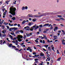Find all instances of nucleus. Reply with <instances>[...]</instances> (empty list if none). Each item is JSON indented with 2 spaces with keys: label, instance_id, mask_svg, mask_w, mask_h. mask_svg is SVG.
<instances>
[{
  "label": "nucleus",
  "instance_id": "nucleus-1",
  "mask_svg": "<svg viewBox=\"0 0 65 65\" xmlns=\"http://www.w3.org/2000/svg\"><path fill=\"white\" fill-rule=\"evenodd\" d=\"M16 8H12L10 7V11L11 12H13V13H11V14L13 15V16L15 15V11L16 10Z\"/></svg>",
  "mask_w": 65,
  "mask_h": 65
},
{
  "label": "nucleus",
  "instance_id": "nucleus-2",
  "mask_svg": "<svg viewBox=\"0 0 65 65\" xmlns=\"http://www.w3.org/2000/svg\"><path fill=\"white\" fill-rule=\"evenodd\" d=\"M9 45L8 46H9L10 47H12V48H14V49H15V51H18L19 50V49L17 48V47H15V46H13V45H12V44H9V43H8V45Z\"/></svg>",
  "mask_w": 65,
  "mask_h": 65
},
{
  "label": "nucleus",
  "instance_id": "nucleus-3",
  "mask_svg": "<svg viewBox=\"0 0 65 65\" xmlns=\"http://www.w3.org/2000/svg\"><path fill=\"white\" fill-rule=\"evenodd\" d=\"M48 25H49V24L48 23L45 24L43 25V27H48Z\"/></svg>",
  "mask_w": 65,
  "mask_h": 65
},
{
  "label": "nucleus",
  "instance_id": "nucleus-4",
  "mask_svg": "<svg viewBox=\"0 0 65 65\" xmlns=\"http://www.w3.org/2000/svg\"><path fill=\"white\" fill-rule=\"evenodd\" d=\"M33 16L34 17H35V18H38L39 17H41L40 15V16H38L37 15H33Z\"/></svg>",
  "mask_w": 65,
  "mask_h": 65
},
{
  "label": "nucleus",
  "instance_id": "nucleus-5",
  "mask_svg": "<svg viewBox=\"0 0 65 65\" xmlns=\"http://www.w3.org/2000/svg\"><path fill=\"white\" fill-rule=\"evenodd\" d=\"M16 38L17 39H18V40L19 41V42H21L22 41V40L19 38V37L18 38L17 37H16Z\"/></svg>",
  "mask_w": 65,
  "mask_h": 65
},
{
  "label": "nucleus",
  "instance_id": "nucleus-6",
  "mask_svg": "<svg viewBox=\"0 0 65 65\" xmlns=\"http://www.w3.org/2000/svg\"><path fill=\"white\" fill-rule=\"evenodd\" d=\"M58 29H59L58 27H55V28H54V31H55H55H56V30H58Z\"/></svg>",
  "mask_w": 65,
  "mask_h": 65
},
{
  "label": "nucleus",
  "instance_id": "nucleus-7",
  "mask_svg": "<svg viewBox=\"0 0 65 65\" xmlns=\"http://www.w3.org/2000/svg\"><path fill=\"white\" fill-rule=\"evenodd\" d=\"M34 29V28H31L30 29H29V28H27L26 29V30H27V31H29V30H30V31H32L33 30V29Z\"/></svg>",
  "mask_w": 65,
  "mask_h": 65
},
{
  "label": "nucleus",
  "instance_id": "nucleus-8",
  "mask_svg": "<svg viewBox=\"0 0 65 65\" xmlns=\"http://www.w3.org/2000/svg\"><path fill=\"white\" fill-rule=\"evenodd\" d=\"M47 14V13H44V14H43L42 15H40L41 16V17H42V16H45V15H47V14Z\"/></svg>",
  "mask_w": 65,
  "mask_h": 65
},
{
  "label": "nucleus",
  "instance_id": "nucleus-9",
  "mask_svg": "<svg viewBox=\"0 0 65 65\" xmlns=\"http://www.w3.org/2000/svg\"><path fill=\"white\" fill-rule=\"evenodd\" d=\"M6 30L5 29L4 30H3V31H2V32L3 34H4H4H5V33H6Z\"/></svg>",
  "mask_w": 65,
  "mask_h": 65
},
{
  "label": "nucleus",
  "instance_id": "nucleus-10",
  "mask_svg": "<svg viewBox=\"0 0 65 65\" xmlns=\"http://www.w3.org/2000/svg\"><path fill=\"white\" fill-rule=\"evenodd\" d=\"M18 37L19 38H22L23 37L21 35H18Z\"/></svg>",
  "mask_w": 65,
  "mask_h": 65
},
{
  "label": "nucleus",
  "instance_id": "nucleus-11",
  "mask_svg": "<svg viewBox=\"0 0 65 65\" xmlns=\"http://www.w3.org/2000/svg\"><path fill=\"white\" fill-rule=\"evenodd\" d=\"M51 47L52 48V50H53V51H55V50H54V47L53 46V45H52V46H51Z\"/></svg>",
  "mask_w": 65,
  "mask_h": 65
},
{
  "label": "nucleus",
  "instance_id": "nucleus-12",
  "mask_svg": "<svg viewBox=\"0 0 65 65\" xmlns=\"http://www.w3.org/2000/svg\"><path fill=\"white\" fill-rule=\"evenodd\" d=\"M40 55L41 56H44V54H43L42 53H41Z\"/></svg>",
  "mask_w": 65,
  "mask_h": 65
},
{
  "label": "nucleus",
  "instance_id": "nucleus-13",
  "mask_svg": "<svg viewBox=\"0 0 65 65\" xmlns=\"http://www.w3.org/2000/svg\"><path fill=\"white\" fill-rule=\"evenodd\" d=\"M26 21L25 20L23 21V22H22V24L23 25H24V24L25 23H26Z\"/></svg>",
  "mask_w": 65,
  "mask_h": 65
},
{
  "label": "nucleus",
  "instance_id": "nucleus-14",
  "mask_svg": "<svg viewBox=\"0 0 65 65\" xmlns=\"http://www.w3.org/2000/svg\"><path fill=\"white\" fill-rule=\"evenodd\" d=\"M61 58L59 57L57 59V61H60L61 60Z\"/></svg>",
  "mask_w": 65,
  "mask_h": 65
},
{
  "label": "nucleus",
  "instance_id": "nucleus-15",
  "mask_svg": "<svg viewBox=\"0 0 65 65\" xmlns=\"http://www.w3.org/2000/svg\"><path fill=\"white\" fill-rule=\"evenodd\" d=\"M10 0H9V1H7L6 2H5L6 3H7V4H8V2H9L10 1Z\"/></svg>",
  "mask_w": 65,
  "mask_h": 65
},
{
  "label": "nucleus",
  "instance_id": "nucleus-16",
  "mask_svg": "<svg viewBox=\"0 0 65 65\" xmlns=\"http://www.w3.org/2000/svg\"><path fill=\"white\" fill-rule=\"evenodd\" d=\"M61 31L63 32V35H65V32L63 30H62Z\"/></svg>",
  "mask_w": 65,
  "mask_h": 65
},
{
  "label": "nucleus",
  "instance_id": "nucleus-17",
  "mask_svg": "<svg viewBox=\"0 0 65 65\" xmlns=\"http://www.w3.org/2000/svg\"><path fill=\"white\" fill-rule=\"evenodd\" d=\"M11 19L12 20H13V21H14V20H15V17H13L12 18H11Z\"/></svg>",
  "mask_w": 65,
  "mask_h": 65
},
{
  "label": "nucleus",
  "instance_id": "nucleus-18",
  "mask_svg": "<svg viewBox=\"0 0 65 65\" xmlns=\"http://www.w3.org/2000/svg\"><path fill=\"white\" fill-rule=\"evenodd\" d=\"M19 32H20V30H18V31H16L15 32V34H18V33H19Z\"/></svg>",
  "mask_w": 65,
  "mask_h": 65
},
{
  "label": "nucleus",
  "instance_id": "nucleus-19",
  "mask_svg": "<svg viewBox=\"0 0 65 65\" xmlns=\"http://www.w3.org/2000/svg\"><path fill=\"white\" fill-rule=\"evenodd\" d=\"M19 32L21 33H24V31L22 30H20Z\"/></svg>",
  "mask_w": 65,
  "mask_h": 65
},
{
  "label": "nucleus",
  "instance_id": "nucleus-20",
  "mask_svg": "<svg viewBox=\"0 0 65 65\" xmlns=\"http://www.w3.org/2000/svg\"><path fill=\"white\" fill-rule=\"evenodd\" d=\"M4 25H7L8 24V23H7L5 22L4 23Z\"/></svg>",
  "mask_w": 65,
  "mask_h": 65
},
{
  "label": "nucleus",
  "instance_id": "nucleus-21",
  "mask_svg": "<svg viewBox=\"0 0 65 65\" xmlns=\"http://www.w3.org/2000/svg\"><path fill=\"white\" fill-rule=\"evenodd\" d=\"M26 36L27 37H29V36H30V34H26Z\"/></svg>",
  "mask_w": 65,
  "mask_h": 65
},
{
  "label": "nucleus",
  "instance_id": "nucleus-22",
  "mask_svg": "<svg viewBox=\"0 0 65 65\" xmlns=\"http://www.w3.org/2000/svg\"><path fill=\"white\" fill-rule=\"evenodd\" d=\"M41 28H39V32H41Z\"/></svg>",
  "mask_w": 65,
  "mask_h": 65
},
{
  "label": "nucleus",
  "instance_id": "nucleus-23",
  "mask_svg": "<svg viewBox=\"0 0 65 65\" xmlns=\"http://www.w3.org/2000/svg\"><path fill=\"white\" fill-rule=\"evenodd\" d=\"M36 25L35 24V25L33 26V27H31V28H33H33H36Z\"/></svg>",
  "mask_w": 65,
  "mask_h": 65
},
{
  "label": "nucleus",
  "instance_id": "nucleus-24",
  "mask_svg": "<svg viewBox=\"0 0 65 65\" xmlns=\"http://www.w3.org/2000/svg\"><path fill=\"white\" fill-rule=\"evenodd\" d=\"M62 42L63 44V45H65V42H64L63 41H62Z\"/></svg>",
  "mask_w": 65,
  "mask_h": 65
},
{
  "label": "nucleus",
  "instance_id": "nucleus-25",
  "mask_svg": "<svg viewBox=\"0 0 65 65\" xmlns=\"http://www.w3.org/2000/svg\"><path fill=\"white\" fill-rule=\"evenodd\" d=\"M43 26L42 24H41L39 25V27H40V28H41L43 27V26Z\"/></svg>",
  "mask_w": 65,
  "mask_h": 65
},
{
  "label": "nucleus",
  "instance_id": "nucleus-26",
  "mask_svg": "<svg viewBox=\"0 0 65 65\" xmlns=\"http://www.w3.org/2000/svg\"><path fill=\"white\" fill-rule=\"evenodd\" d=\"M22 10H25V7H23L22 8Z\"/></svg>",
  "mask_w": 65,
  "mask_h": 65
},
{
  "label": "nucleus",
  "instance_id": "nucleus-27",
  "mask_svg": "<svg viewBox=\"0 0 65 65\" xmlns=\"http://www.w3.org/2000/svg\"><path fill=\"white\" fill-rule=\"evenodd\" d=\"M31 48V47H28V48H27V51H29V49Z\"/></svg>",
  "mask_w": 65,
  "mask_h": 65
},
{
  "label": "nucleus",
  "instance_id": "nucleus-28",
  "mask_svg": "<svg viewBox=\"0 0 65 65\" xmlns=\"http://www.w3.org/2000/svg\"><path fill=\"white\" fill-rule=\"evenodd\" d=\"M54 38H57V36H54Z\"/></svg>",
  "mask_w": 65,
  "mask_h": 65
},
{
  "label": "nucleus",
  "instance_id": "nucleus-29",
  "mask_svg": "<svg viewBox=\"0 0 65 65\" xmlns=\"http://www.w3.org/2000/svg\"><path fill=\"white\" fill-rule=\"evenodd\" d=\"M47 42H48L49 43H50V40L48 39H47Z\"/></svg>",
  "mask_w": 65,
  "mask_h": 65
},
{
  "label": "nucleus",
  "instance_id": "nucleus-30",
  "mask_svg": "<svg viewBox=\"0 0 65 65\" xmlns=\"http://www.w3.org/2000/svg\"><path fill=\"white\" fill-rule=\"evenodd\" d=\"M48 50H50V51H51V47H49L48 48Z\"/></svg>",
  "mask_w": 65,
  "mask_h": 65
},
{
  "label": "nucleus",
  "instance_id": "nucleus-31",
  "mask_svg": "<svg viewBox=\"0 0 65 65\" xmlns=\"http://www.w3.org/2000/svg\"><path fill=\"white\" fill-rule=\"evenodd\" d=\"M44 46H45V47L46 48V47H48V45H44Z\"/></svg>",
  "mask_w": 65,
  "mask_h": 65
},
{
  "label": "nucleus",
  "instance_id": "nucleus-32",
  "mask_svg": "<svg viewBox=\"0 0 65 65\" xmlns=\"http://www.w3.org/2000/svg\"><path fill=\"white\" fill-rule=\"evenodd\" d=\"M60 19H61L62 20H63V21H64L65 20V19L63 18H60Z\"/></svg>",
  "mask_w": 65,
  "mask_h": 65
},
{
  "label": "nucleus",
  "instance_id": "nucleus-33",
  "mask_svg": "<svg viewBox=\"0 0 65 65\" xmlns=\"http://www.w3.org/2000/svg\"><path fill=\"white\" fill-rule=\"evenodd\" d=\"M36 56H37V55H35L34 56H32V57H33V58H35V57H36Z\"/></svg>",
  "mask_w": 65,
  "mask_h": 65
},
{
  "label": "nucleus",
  "instance_id": "nucleus-34",
  "mask_svg": "<svg viewBox=\"0 0 65 65\" xmlns=\"http://www.w3.org/2000/svg\"><path fill=\"white\" fill-rule=\"evenodd\" d=\"M35 41L37 43H38V40H35Z\"/></svg>",
  "mask_w": 65,
  "mask_h": 65
},
{
  "label": "nucleus",
  "instance_id": "nucleus-35",
  "mask_svg": "<svg viewBox=\"0 0 65 65\" xmlns=\"http://www.w3.org/2000/svg\"><path fill=\"white\" fill-rule=\"evenodd\" d=\"M13 29H14L15 30H17V29H18V28L16 27H14L13 28Z\"/></svg>",
  "mask_w": 65,
  "mask_h": 65
},
{
  "label": "nucleus",
  "instance_id": "nucleus-36",
  "mask_svg": "<svg viewBox=\"0 0 65 65\" xmlns=\"http://www.w3.org/2000/svg\"><path fill=\"white\" fill-rule=\"evenodd\" d=\"M25 9H28V7L26 6L25 7Z\"/></svg>",
  "mask_w": 65,
  "mask_h": 65
},
{
  "label": "nucleus",
  "instance_id": "nucleus-37",
  "mask_svg": "<svg viewBox=\"0 0 65 65\" xmlns=\"http://www.w3.org/2000/svg\"><path fill=\"white\" fill-rule=\"evenodd\" d=\"M29 50L30 52H32V49H30Z\"/></svg>",
  "mask_w": 65,
  "mask_h": 65
},
{
  "label": "nucleus",
  "instance_id": "nucleus-38",
  "mask_svg": "<svg viewBox=\"0 0 65 65\" xmlns=\"http://www.w3.org/2000/svg\"><path fill=\"white\" fill-rule=\"evenodd\" d=\"M44 37H45L44 38L45 39H46V40L47 39V38L46 37V36H45Z\"/></svg>",
  "mask_w": 65,
  "mask_h": 65
},
{
  "label": "nucleus",
  "instance_id": "nucleus-39",
  "mask_svg": "<svg viewBox=\"0 0 65 65\" xmlns=\"http://www.w3.org/2000/svg\"><path fill=\"white\" fill-rule=\"evenodd\" d=\"M17 2V1H15V2H13L14 4H16L17 3H15V2Z\"/></svg>",
  "mask_w": 65,
  "mask_h": 65
},
{
  "label": "nucleus",
  "instance_id": "nucleus-40",
  "mask_svg": "<svg viewBox=\"0 0 65 65\" xmlns=\"http://www.w3.org/2000/svg\"><path fill=\"white\" fill-rule=\"evenodd\" d=\"M42 43L43 44H44V43H45V41H44V40H43V42Z\"/></svg>",
  "mask_w": 65,
  "mask_h": 65
},
{
  "label": "nucleus",
  "instance_id": "nucleus-41",
  "mask_svg": "<svg viewBox=\"0 0 65 65\" xmlns=\"http://www.w3.org/2000/svg\"><path fill=\"white\" fill-rule=\"evenodd\" d=\"M61 31L60 30H59L58 32V33H61Z\"/></svg>",
  "mask_w": 65,
  "mask_h": 65
},
{
  "label": "nucleus",
  "instance_id": "nucleus-42",
  "mask_svg": "<svg viewBox=\"0 0 65 65\" xmlns=\"http://www.w3.org/2000/svg\"><path fill=\"white\" fill-rule=\"evenodd\" d=\"M34 60H35V61H37L38 60V59L36 58V59H35Z\"/></svg>",
  "mask_w": 65,
  "mask_h": 65
},
{
  "label": "nucleus",
  "instance_id": "nucleus-43",
  "mask_svg": "<svg viewBox=\"0 0 65 65\" xmlns=\"http://www.w3.org/2000/svg\"><path fill=\"white\" fill-rule=\"evenodd\" d=\"M11 35H13L14 34V33L13 32V33L12 32H11Z\"/></svg>",
  "mask_w": 65,
  "mask_h": 65
},
{
  "label": "nucleus",
  "instance_id": "nucleus-44",
  "mask_svg": "<svg viewBox=\"0 0 65 65\" xmlns=\"http://www.w3.org/2000/svg\"><path fill=\"white\" fill-rule=\"evenodd\" d=\"M36 53V52L33 53L32 54H33V55H36V53Z\"/></svg>",
  "mask_w": 65,
  "mask_h": 65
},
{
  "label": "nucleus",
  "instance_id": "nucleus-45",
  "mask_svg": "<svg viewBox=\"0 0 65 65\" xmlns=\"http://www.w3.org/2000/svg\"><path fill=\"white\" fill-rule=\"evenodd\" d=\"M57 17H62V16L61 15H58Z\"/></svg>",
  "mask_w": 65,
  "mask_h": 65
},
{
  "label": "nucleus",
  "instance_id": "nucleus-46",
  "mask_svg": "<svg viewBox=\"0 0 65 65\" xmlns=\"http://www.w3.org/2000/svg\"><path fill=\"white\" fill-rule=\"evenodd\" d=\"M33 15H29V17H32V18H33Z\"/></svg>",
  "mask_w": 65,
  "mask_h": 65
},
{
  "label": "nucleus",
  "instance_id": "nucleus-47",
  "mask_svg": "<svg viewBox=\"0 0 65 65\" xmlns=\"http://www.w3.org/2000/svg\"><path fill=\"white\" fill-rule=\"evenodd\" d=\"M57 53L58 54H59V50H57Z\"/></svg>",
  "mask_w": 65,
  "mask_h": 65
},
{
  "label": "nucleus",
  "instance_id": "nucleus-48",
  "mask_svg": "<svg viewBox=\"0 0 65 65\" xmlns=\"http://www.w3.org/2000/svg\"><path fill=\"white\" fill-rule=\"evenodd\" d=\"M56 21H60V19H56Z\"/></svg>",
  "mask_w": 65,
  "mask_h": 65
},
{
  "label": "nucleus",
  "instance_id": "nucleus-49",
  "mask_svg": "<svg viewBox=\"0 0 65 65\" xmlns=\"http://www.w3.org/2000/svg\"><path fill=\"white\" fill-rule=\"evenodd\" d=\"M26 38V35H24V36L23 37V39H25V38Z\"/></svg>",
  "mask_w": 65,
  "mask_h": 65
},
{
  "label": "nucleus",
  "instance_id": "nucleus-50",
  "mask_svg": "<svg viewBox=\"0 0 65 65\" xmlns=\"http://www.w3.org/2000/svg\"><path fill=\"white\" fill-rule=\"evenodd\" d=\"M32 21H33L34 22H35V21H36V20L33 19H32Z\"/></svg>",
  "mask_w": 65,
  "mask_h": 65
},
{
  "label": "nucleus",
  "instance_id": "nucleus-51",
  "mask_svg": "<svg viewBox=\"0 0 65 65\" xmlns=\"http://www.w3.org/2000/svg\"><path fill=\"white\" fill-rule=\"evenodd\" d=\"M10 18H12V15L11 14H10Z\"/></svg>",
  "mask_w": 65,
  "mask_h": 65
},
{
  "label": "nucleus",
  "instance_id": "nucleus-52",
  "mask_svg": "<svg viewBox=\"0 0 65 65\" xmlns=\"http://www.w3.org/2000/svg\"><path fill=\"white\" fill-rule=\"evenodd\" d=\"M18 27H20V26H21V25H20V24H18Z\"/></svg>",
  "mask_w": 65,
  "mask_h": 65
},
{
  "label": "nucleus",
  "instance_id": "nucleus-53",
  "mask_svg": "<svg viewBox=\"0 0 65 65\" xmlns=\"http://www.w3.org/2000/svg\"><path fill=\"white\" fill-rule=\"evenodd\" d=\"M43 50L44 51H46V50L44 48H43Z\"/></svg>",
  "mask_w": 65,
  "mask_h": 65
},
{
  "label": "nucleus",
  "instance_id": "nucleus-54",
  "mask_svg": "<svg viewBox=\"0 0 65 65\" xmlns=\"http://www.w3.org/2000/svg\"><path fill=\"white\" fill-rule=\"evenodd\" d=\"M28 25H29V26H31V23H29L28 24Z\"/></svg>",
  "mask_w": 65,
  "mask_h": 65
},
{
  "label": "nucleus",
  "instance_id": "nucleus-55",
  "mask_svg": "<svg viewBox=\"0 0 65 65\" xmlns=\"http://www.w3.org/2000/svg\"><path fill=\"white\" fill-rule=\"evenodd\" d=\"M9 36L10 37V38L11 39L12 38V37H13L11 35H10Z\"/></svg>",
  "mask_w": 65,
  "mask_h": 65
},
{
  "label": "nucleus",
  "instance_id": "nucleus-56",
  "mask_svg": "<svg viewBox=\"0 0 65 65\" xmlns=\"http://www.w3.org/2000/svg\"><path fill=\"white\" fill-rule=\"evenodd\" d=\"M38 61H35V62L34 63H38Z\"/></svg>",
  "mask_w": 65,
  "mask_h": 65
},
{
  "label": "nucleus",
  "instance_id": "nucleus-57",
  "mask_svg": "<svg viewBox=\"0 0 65 65\" xmlns=\"http://www.w3.org/2000/svg\"><path fill=\"white\" fill-rule=\"evenodd\" d=\"M36 27H37L36 28L37 29L38 28H39V26H36Z\"/></svg>",
  "mask_w": 65,
  "mask_h": 65
},
{
  "label": "nucleus",
  "instance_id": "nucleus-58",
  "mask_svg": "<svg viewBox=\"0 0 65 65\" xmlns=\"http://www.w3.org/2000/svg\"><path fill=\"white\" fill-rule=\"evenodd\" d=\"M6 27L7 29H9V27L8 26H7Z\"/></svg>",
  "mask_w": 65,
  "mask_h": 65
},
{
  "label": "nucleus",
  "instance_id": "nucleus-59",
  "mask_svg": "<svg viewBox=\"0 0 65 65\" xmlns=\"http://www.w3.org/2000/svg\"><path fill=\"white\" fill-rule=\"evenodd\" d=\"M3 37H5V36H6V35L4 34L3 35Z\"/></svg>",
  "mask_w": 65,
  "mask_h": 65
},
{
  "label": "nucleus",
  "instance_id": "nucleus-60",
  "mask_svg": "<svg viewBox=\"0 0 65 65\" xmlns=\"http://www.w3.org/2000/svg\"><path fill=\"white\" fill-rule=\"evenodd\" d=\"M15 39H17V38H14L13 40H15Z\"/></svg>",
  "mask_w": 65,
  "mask_h": 65
},
{
  "label": "nucleus",
  "instance_id": "nucleus-61",
  "mask_svg": "<svg viewBox=\"0 0 65 65\" xmlns=\"http://www.w3.org/2000/svg\"><path fill=\"white\" fill-rule=\"evenodd\" d=\"M22 46H23L24 47H25L26 46L25 45H23V46L22 45H21Z\"/></svg>",
  "mask_w": 65,
  "mask_h": 65
},
{
  "label": "nucleus",
  "instance_id": "nucleus-62",
  "mask_svg": "<svg viewBox=\"0 0 65 65\" xmlns=\"http://www.w3.org/2000/svg\"><path fill=\"white\" fill-rule=\"evenodd\" d=\"M45 37H42V38H41V39H43V38H44Z\"/></svg>",
  "mask_w": 65,
  "mask_h": 65
},
{
  "label": "nucleus",
  "instance_id": "nucleus-63",
  "mask_svg": "<svg viewBox=\"0 0 65 65\" xmlns=\"http://www.w3.org/2000/svg\"><path fill=\"white\" fill-rule=\"evenodd\" d=\"M40 42L41 43H42V40H40Z\"/></svg>",
  "mask_w": 65,
  "mask_h": 65
},
{
  "label": "nucleus",
  "instance_id": "nucleus-64",
  "mask_svg": "<svg viewBox=\"0 0 65 65\" xmlns=\"http://www.w3.org/2000/svg\"><path fill=\"white\" fill-rule=\"evenodd\" d=\"M22 49H21L19 50V52H21V51H22Z\"/></svg>",
  "mask_w": 65,
  "mask_h": 65
}]
</instances>
